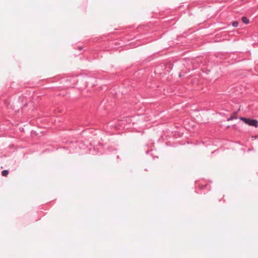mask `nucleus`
<instances>
[{"instance_id": "2", "label": "nucleus", "mask_w": 258, "mask_h": 258, "mask_svg": "<svg viewBox=\"0 0 258 258\" xmlns=\"http://www.w3.org/2000/svg\"><path fill=\"white\" fill-rule=\"evenodd\" d=\"M237 115L236 113L233 114L228 119V121L232 120L234 119H237Z\"/></svg>"}, {"instance_id": "4", "label": "nucleus", "mask_w": 258, "mask_h": 258, "mask_svg": "<svg viewBox=\"0 0 258 258\" xmlns=\"http://www.w3.org/2000/svg\"><path fill=\"white\" fill-rule=\"evenodd\" d=\"M9 174V171L7 170H4L2 172V175L3 176H7Z\"/></svg>"}, {"instance_id": "5", "label": "nucleus", "mask_w": 258, "mask_h": 258, "mask_svg": "<svg viewBox=\"0 0 258 258\" xmlns=\"http://www.w3.org/2000/svg\"><path fill=\"white\" fill-rule=\"evenodd\" d=\"M238 22L237 21H234L232 23V25L234 27H236L238 26Z\"/></svg>"}, {"instance_id": "3", "label": "nucleus", "mask_w": 258, "mask_h": 258, "mask_svg": "<svg viewBox=\"0 0 258 258\" xmlns=\"http://www.w3.org/2000/svg\"><path fill=\"white\" fill-rule=\"evenodd\" d=\"M242 21L244 24H247L249 23V20L246 17H243L242 18Z\"/></svg>"}, {"instance_id": "1", "label": "nucleus", "mask_w": 258, "mask_h": 258, "mask_svg": "<svg viewBox=\"0 0 258 258\" xmlns=\"http://www.w3.org/2000/svg\"><path fill=\"white\" fill-rule=\"evenodd\" d=\"M240 120L244 121L246 124H248L249 125L253 126L255 127H257L258 125V121L256 119H250L248 118H245L244 117H240Z\"/></svg>"}]
</instances>
